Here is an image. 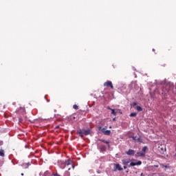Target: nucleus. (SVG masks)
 <instances>
[{"mask_svg": "<svg viewBox=\"0 0 176 176\" xmlns=\"http://www.w3.org/2000/svg\"><path fill=\"white\" fill-rule=\"evenodd\" d=\"M146 149H148V147H146V146H144L143 148H142V152H143V153H146Z\"/></svg>", "mask_w": 176, "mask_h": 176, "instance_id": "nucleus-8", "label": "nucleus"}, {"mask_svg": "<svg viewBox=\"0 0 176 176\" xmlns=\"http://www.w3.org/2000/svg\"><path fill=\"white\" fill-rule=\"evenodd\" d=\"M131 118H135V116H137V113H132L130 114Z\"/></svg>", "mask_w": 176, "mask_h": 176, "instance_id": "nucleus-14", "label": "nucleus"}, {"mask_svg": "<svg viewBox=\"0 0 176 176\" xmlns=\"http://www.w3.org/2000/svg\"><path fill=\"white\" fill-rule=\"evenodd\" d=\"M108 109H110V111H111L112 109H111V107H107Z\"/></svg>", "mask_w": 176, "mask_h": 176, "instance_id": "nucleus-20", "label": "nucleus"}, {"mask_svg": "<svg viewBox=\"0 0 176 176\" xmlns=\"http://www.w3.org/2000/svg\"><path fill=\"white\" fill-rule=\"evenodd\" d=\"M21 175H22V176L24 175V173H21Z\"/></svg>", "mask_w": 176, "mask_h": 176, "instance_id": "nucleus-25", "label": "nucleus"}, {"mask_svg": "<svg viewBox=\"0 0 176 176\" xmlns=\"http://www.w3.org/2000/svg\"><path fill=\"white\" fill-rule=\"evenodd\" d=\"M78 134L81 136L82 138H83V135H89V134H90V129H79L77 131Z\"/></svg>", "mask_w": 176, "mask_h": 176, "instance_id": "nucleus-3", "label": "nucleus"}, {"mask_svg": "<svg viewBox=\"0 0 176 176\" xmlns=\"http://www.w3.org/2000/svg\"><path fill=\"white\" fill-rule=\"evenodd\" d=\"M153 52H155V49H153Z\"/></svg>", "mask_w": 176, "mask_h": 176, "instance_id": "nucleus-26", "label": "nucleus"}, {"mask_svg": "<svg viewBox=\"0 0 176 176\" xmlns=\"http://www.w3.org/2000/svg\"><path fill=\"white\" fill-rule=\"evenodd\" d=\"M134 105H137V103H134Z\"/></svg>", "mask_w": 176, "mask_h": 176, "instance_id": "nucleus-27", "label": "nucleus"}, {"mask_svg": "<svg viewBox=\"0 0 176 176\" xmlns=\"http://www.w3.org/2000/svg\"><path fill=\"white\" fill-rule=\"evenodd\" d=\"M72 168H74L75 166H74L72 164Z\"/></svg>", "mask_w": 176, "mask_h": 176, "instance_id": "nucleus-23", "label": "nucleus"}, {"mask_svg": "<svg viewBox=\"0 0 176 176\" xmlns=\"http://www.w3.org/2000/svg\"><path fill=\"white\" fill-rule=\"evenodd\" d=\"M69 164H72V161H71V160L66 161L65 165L66 166H69Z\"/></svg>", "mask_w": 176, "mask_h": 176, "instance_id": "nucleus-9", "label": "nucleus"}, {"mask_svg": "<svg viewBox=\"0 0 176 176\" xmlns=\"http://www.w3.org/2000/svg\"><path fill=\"white\" fill-rule=\"evenodd\" d=\"M136 109H137V111H138V112H141V111H142V107H141L140 106H137Z\"/></svg>", "mask_w": 176, "mask_h": 176, "instance_id": "nucleus-10", "label": "nucleus"}, {"mask_svg": "<svg viewBox=\"0 0 176 176\" xmlns=\"http://www.w3.org/2000/svg\"><path fill=\"white\" fill-rule=\"evenodd\" d=\"M133 140H135V138L133 137Z\"/></svg>", "mask_w": 176, "mask_h": 176, "instance_id": "nucleus-28", "label": "nucleus"}, {"mask_svg": "<svg viewBox=\"0 0 176 176\" xmlns=\"http://www.w3.org/2000/svg\"><path fill=\"white\" fill-rule=\"evenodd\" d=\"M28 166H30L29 163L23 164V168H28Z\"/></svg>", "mask_w": 176, "mask_h": 176, "instance_id": "nucleus-15", "label": "nucleus"}, {"mask_svg": "<svg viewBox=\"0 0 176 176\" xmlns=\"http://www.w3.org/2000/svg\"><path fill=\"white\" fill-rule=\"evenodd\" d=\"M104 87H108L109 86L111 89H113V85H112V82L111 81H107L106 82L104 83Z\"/></svg>", "mask_w": 176, "mask_h": 176, "instance_id": "nucleus-4", "label": "nucleus"}, {"mask_svg": "<svg viewBox=\"0 0 176 176\" xmlns=\"http://www.w3.org/2000/svg\"><path fill=\"white\" fill-rule=\"evenodd\" d=\"M122 164L123 166H141L142 164V162L141 161H138V162H131L130 160H122Z\"/></svg>", "mask_w": 176, "mask_h": 176, "instance_id": "nucleus-1", "label": "nucleus"}, {"mask_svg": "<svg viewBox=\"0 0 176 176\" xmlns=\"http://www.w3.org/2000/svg\"><path fill=\"white\" fill-rule=\"evenodd\" d=\"M73 108H74V109H78V105L74 104V105L73 106Z\"/></svg>", "mask_w": 176, "mask_h": 176, "instance_id": "nucleus-16", "label": "nucleus"}, {"mask_svg": "<svg viewBox=\"0 0 176 176\" xmlns=\"http://www.w3.org/2000/svg\"><path fill=\"white\" fill-rule=\"evenodd\" d=\"M0 156H1L2 157H3V156H5V153H4L3 150H0Z\"/></svg>", "mask_w": 176, "mask_h": 176, "instance_id": "nucleus-11", "label": "nucleus"}, {"mask_svg": "<svg viewBox=\"0 0 176 176\" xmlns=\"http://www.w3.org/2000/svg\"><path fill=\"white\" fill-rule=\"evenodd\" d=\"M111 113L112 115H114V116H116V110L112 109Z\"/></svg>", "mask_w": 176, "mask_h": 176, "instance_id": "nucleus-13", "label": "nucleus"}, {"mask_svg": "<svg viewBox=\"0 0 176 176\" xmlns=\"http://www.w3.org/2000/svg\"><path fill=\"white\" fill-rule=\"evenodd\" d=\"M102 142H104V144H109V142L107 141V140H102Z\"/></svg>", "mask_w": 176, "mask_h": 176, "instance_id": "nucleus-17", "label": "nucleus"}, {"mask_svg": "<svg viewBox=\"0 0 176 176\" xmlns=\"http://www.w3.org/2000/svg\"><path fill=\"white\" fill-rule=\"evenodd\" d=\"M116 113H120V110L116 109Z\"/></svg>", "mask_w": 176, "mask_h": 176, "instance_id": "nucleus-18", "label": "nucleus"}, {"mask_svg": "<svg viewBox=\"0 0 176 176\" xmlns=\"http://www.w3.org/2000/svg\"><path fill=\"white\" fill-rule=\"evenodd\" d=\"M69 170H71V168H68V170H69Z\"/></svg>", "mask_w": 176, "mask_h": 176, "instance_id": "nucleus-24", "label": "nucleus"}, {"mask_svg": "<svg viewBox=\"0 0 176 176\" xmlns=\"http://www.w3.org/2000/svg\"><path fill=\"white\" fill-rule=\"evenodd\" d=\"M171 89H173V83L169 82L163 87L162 91L164 94H167Z\"/></svg>", "mask_w": 176, "mask_h": 176, "instance_id": "nucleus-2", "label": "nucleus"}, {"mask_svg": "<svg viewBox=\"0 0 176 176\" xmlns=\"http://www.w3.org/2000/svg\"><path fill=\"white\" fill-rule=\"evenodd\" d=\"M124 168L126 170V168H127V165H124Z\"/></svg>", "mask_w": 176, "mask_h": 176, "instance_id": "nucleus-19", "label": "nucleus"}, {"mask_svg": "<svg viewBox=\"0 0 176 176\" xmlns=\"http://www.w3.org/2000/svg\"><path fill=\"white\" fill-rule=\"evenodd\" d=\"M115 166L116 170H118V171H122V170H123V168H122L119 164H116Z\"/></svg>", "mask_w": 176, "mask_h": 176, "instance_id": "nucleus-6", "label": "nucleus"}, {"mask_svg": "<svg viewBox=\"0 0 176 176\" xmlns=\"http://www.w3.org/2000/svg\"><path fill=\"white\" fill-rule=\"evenodd\" d=\"M140 176H144V173H141Z\"/></svg>", "mask_w": 176, "mask_h": 176, "instance_id": "nucleus-21", "label": "nucleus"}, {"mask_svg": "<svg viewBox=\"0 0 176 176\" xmlns=\"http://www.w3.org/2000/svg\"><path fill=\"white\" fill-rule=\"evenodd\" d=\"M102 132L105 135H109L111 134V131L110 130H107V129H105V128L102 129Z\"/></svg>", "mask_w": 176, "mask_h": 176, "instance_id": "nucleus-5", "label": "nucleus"}, {"mask_svg": "<svg viewBox=\"0 0 176 176\" xmlns=\"http://www.w3.org/2000/svg\"><path fill=\"white\" fill-rule=\"evenodd\" d=\"M126 155H134L135 151H134V150L129 149L128 151H126Z\"/></svg>", "mask_w": 176, "mask_h": 176, "instance_id": "nucleus-7", "label": "nucleus"}, {"mask_svg": "<svg viewBox=\"0 0 176 176\" xmlns=\"http://www.w3.org/2000/svg\"><path fill=\"white\" fill-rule=\"evenodd\" d=\"M138 156H145V153L142 152H138Z\"/></svg>", "mask_w": 176, "mask_h": 176, "instance_id": "nucleus-12", "label": "nucleus"}, {"mask_svg": "<svg viewBox=\"0 0 176 176\" xmlns=\"http://www.w3.org/2000/svg\"><path fill=\"white\" fill-rule=\"evenodd\" d=\"M54 176H60V175H58V174H56V175H54Z\"/></svg>", "mask_w": 176, "mask_h": 176, "instance_id": "nucleus-22", "label": "nucleus"}]
</instances>
